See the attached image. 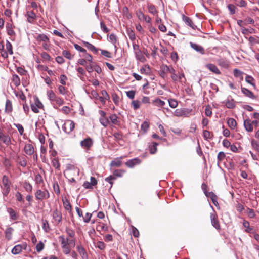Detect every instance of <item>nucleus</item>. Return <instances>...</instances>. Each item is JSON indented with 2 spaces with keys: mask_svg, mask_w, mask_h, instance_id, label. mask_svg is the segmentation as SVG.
Here are the masks:
<instances>
[{
  "mask_svg": "<svg viewBox=\"0 0 259 259\" xmlns=\"http://www.w3.org/2000/svg\"><path fill=\"white\" fill-rule=\"evenodd\" d=\"M141 163V160L138 158H135L127 160L125 163V165L129 168H133L135 166L139 165Z\"/></svg>",
  "mask_w": 259,
  "mask_h": 259,
  "instance_id": "obj_13",
  "label": "nucleus"
},
{
  "mask_svg": "<svg viewBox=\"0 0 259 259\" xmlns=\"http://www.w3.org/2000/svg\"><path fill=\"white\" fill-rule=\"evenodd\" d=\"M63 203L64 206V208L66 210L68 211H71V205L69 202V201L66 199L65 200H63Z\"/></svg>",
  "mask_w": 259,
  "mask_h": 259,
  "instance_id": "obj_54",
  "label": "nucleus"
},
{
  "mask_svg": "<svg viewBox=\"0 0 259 259\" xmlns=\"http://www.w3.org/2000/svg\"><path fill=\"white\" fill-rule=\"evenodd\" d=\"M169 71V66L165 64H162L160 66V70L158 71V74L163 79L166 77V74Z\"/></svg>",
  "mask_w": 259,
  "mask_h": 259,
  "instance_id": "obj_12",
  "label": "nucleus"
},
{
  "mask_svg": "<svg viewBox=\"0 0 259 259\" xmlns=\"http://www.w3.org/2000/svg\"><path fill=\"white\" fill-rule=\"evenodd\" d=\"M125 157V156H124V157ZM123 158V156H121L120 157L115 158L114 160H112L110 164V166L117 167H120L122 165L121 160Z\"/></svg>",
  "mask_w": 259,
  "mask_h": 259,
  "instance_id": "obj_18",
  "label": "nucleus"
},
{
  "mask_svg": "<svg viewBox=\"0 0 259 259\" xmlns=\"http://www.w3.org/2000/svg\"><path fill=\"white\" fill-rule=\"evenodd\" d=\"M110 123H112L114 125H119L120 121L117 118V116L115 114H111L108 118Z\"/></svg>",
  "mask_w": 259,
  "mask_h": 259,
  "instance_id": "obj_25",
  "label": "nucleus"
},
{
  "mask_svg": "<svg viewBox=\"0 0 259 259\" xmlns=\"http://www.w3.org/2000/svg\"><path fill=\"white\" fill-rule=\"evenodd\" d=\"M182 19L186 24L191 27L193 29H195L196 26L194 24L192 20L189 17L183 15Z\"/></svg>",
  "mask_w": 259,
  "mask_h": 259,
  "instance_id": "obj_19",
  "label": "nucleus"
},
{
  "mask_svg": "<svg viewBox=\"0 0 259 259\" xmlns=\"http://www.w3.org/2000/svg\"><path fill=\"white\" fill-rule=\"evenodd\" d=\"M136 58L141 62H145L146 59L143 54V52L140 51H138L137 52H135Z\"/></svg>",
  "mask_w": 259,
  "mask_h": 259,
  "instance_id": "obj_24",
  "label": "nucleus"
},
{
  "mask_svg": "<svg viewBox=\"0 0 259 259\" xmlns=\"http://www.w3.org/2000/svg\"><path fill=\"white\" fill-rule=\"evenodd\" d=\"M23 186L26 191L31 192L32 191V186L29 183L25 182Z\"/></svg>",
  "mask_w": 259,
  "mask_h": 259,
  "instance_id": "obj_57",
  "label": "nucleus"
},
{
  "mask_svg": "<svg viewBox=\"0 0 259 259\" xmlns=\"http://www.w3.org/2000/svg\"><path fill=\"white\" fill-rule=\"evenodd\" d=\"M251 146L257 152L259 153V142L253 139L251 142Z\"/></svg>",
  "mask_w": 259,
  "mask_h": 259,
  "instance_id": "obj_52",
  "label": "nucleus"
},
{
  "mask_svg": "<svg viewBox=\"0 0 259 259\" xmlns=\"http://www.w3.org/2000/svg\"><path fill=\"white\" fill-rule=\"evenodd\" d=\"M158 143L153 142H152L149 146V152L151 154H155L157 151V146Z\"/></svg>",
  "mask_w": 259,
  "mask_h": 259,
  "instance_id": "obj_30",
  "label": "nucleus"
},
{
  "mask_svg": "<svg viewBox=\"0 0 259 259\" xmlns=\"http://www.w3.org/2000/svg\"><path fill=\"white\" fill-rule=\"evenodd\" d=\"M52 217L54 220V222L57 224H59L62 221V215L61 212L56 209L52 212Z\"/></svg>",
  "mask_w": 259,
  "mask_h": 259,
  "instance_id": "obj_8",
  "label": "nucleus"
},
{
  "mask_svg": "<svg viewBox=\"0 0 259 259\" xmlns=\"http://www.w3.org/2000/svg\"><path fill=\"white\" fill-rule=\"evenodd\" d=\"M44 106L42 103L38 100V98L36 99L34 102V104L31 105V108L32 110L35 113H37L39 112V109H42Z\"/></svg>",
  "mask_w": 259,
  "mask_h": 259,
  "instance_id": "obj_10",
  "label": "nucleus"
},
{
  "mask_svg": "<svg viewBox=\"0 0 259 259\" xmlns=\"http://www.w3.org/2000/svg\"><path fill=\"white\" fill-rule=\"evenodd\" d=\"M241 92L246 96L251 99H255L256 97L254 96L253 93L248 89L241 87Z\"/></svg>",
  "mask_w": 259,
  "mask_h": 259,
  "instance_id": "obj_20",
  "label": "nucleus"
},
{
  "mask_svg": "<svg viewBox=\"0 0 259 259\" xmlns=\"http://www.w3.org/2000/svg\"><path fill=\"white\" fill-rule=\"evenodd\" d=\"M245 81L247 82L248 83H249L251 85H252L254 88L255 89L256 88V85L255 83V79L253 77L251 76H250L249 75H247L245 77Z\"/></svg>",
  "mask_w": 259,
  "mask_h": 259,
  "instance_id": "obj_36",
  "label": "nucleus"
},
{
  "mask_svg": "<svg viewBox=\"0 0 259 259\" xmlns=\"http://www.w3.org/2000/svg\"><path fill=\"white\" fill-rule=\"evenodd\" d=\"M76 69L78 73V76L80 78L81 80L84 79V76L85 74V70L81 67H76Z\"/></svg>",
  "mask_w": 259,
  "mask_h": 259,
  "instance_id": "obj_33",
  "label": "nucleus"
},
{
  "mask_svg": "<svg viewBox=\"0 0 259 259\" xmlns=\"http://www.w3.org/2000/svg\"><path fill=\"white\" fill-rule=\"evenodd\" d=\"M12 80L16 86H19L20 84V79L18 75L13 74L12 76Z\"/></svg>",
  "mask_w": 259,
  "mask_h": 259,
  "instance_id": "obj_48",
  "label": "nucleus"
},
{
  "mask_svg": "<svg viewBox=\"0 0 259 259\" xmlns=\"http://www.w3.org/2000/svg\"><path fill=\"white\" fill-rule=\"evenodd\" d=\"M135 94L136 91L133 90L126 92V96L131 99H133L134 98Z\"/></svg>",
  "mask_w": 259,
  "mask_h": 259,
  "instance_id": "obj_63",
  "label": "nucleus"
},
{
  "mask_svg": "<svg viewBox=\"0 0 259 259\" xmlns=\"http://www.w3.org/2000/svg\"><path fill=\"white\" fill-rule=\"evenodd\" d=\"M132 105H133V109L134 110H137L140 108L141 103L138 100H133L132 102Z\"/></svg>",
  "mask_w": 259,
  "mask_h": 259,
  "instance_id": "obj_59",
  "label": "nucleus"
},
{
  "mask_svg": "<svg viewBox=\"0 0 259 259\" xmlns=\"http://www.w3.org/2000/svg\"><path fill=\"white\" fill-rule=\"evenodd\" d=\"M140 72L143 74H149L151 72L149 66L148 65H145L140 69Z\"/></svg>",
  "mask_w": 259,
  "mask_h": 259,
  "instance_id": "obj_38",
  "label": "nucleus"
},
{
  "mask_svg": "<svg viewBox=\"0 0 259 259\" xmlns=\"http://www.w3.org/2000/svg\"><path fill=\"white\" fill-rule=\"evenodd\" d=\"M13 111L12 102L10 100H7L5 104V112L8 113H11Z\"/></svg>",
  "mask_w": 259,
  "mask_h": 259,
  "instance_id": "obj_28",
  "label": "nucleus"
},
{
  "mask_svg": "<svg viewBox=\"0 0 259 259\" xmlns=\"http://www.w3.org/2000/svg\"><path fill=\"white\" fill-rule=\"evenodd\" d=\"M36 39L37 41H42L44 42H49V38L44 34H38Z\"/></svg>",
  "mask_w": 259,
  "mask_h": 259,
  "instance_id": "obj_32",
  "label": "nucleus"
},
{
  "mask_svg": "<svg viewBox=\"0 0 259 259\" xmlns=\"http://www.w3.org/2000/svg\"><path fill=\"white\" fill-rule=\"evenodd\" d=\"M6 50L8 52V53L10 55H13V47L11 43L8 40L6 41Z\"/></svg>",
  "mask_w": 259,
  "mask_h": 259,
  "instance_id": "obj_42",
  "label": "nucleus"
},
{
  "mask_svg": "<svg viewBox=\"0 0 259 259\" xmlns=\"http://www.w3.org/2000/svg\"><path fill=\"white\" fill-rule=\"evenodd\" d=\"M1 188L3 195L5 196H7L10 191V182L8 177L6 175L3 177Z\"/></svg>",
  "mask_w": 259,
  "mask_h": 259,
  "instance_id": "obj_3",
  "label": "nucleus"
},
{
  "mask_svg": "<svg viewBox=\"0 0 259 259\" xmlns=\"http://www.w3.org/2000/svg\"><path fill=\"white\" fill-rule=\"evenodd\" d=\"M243 226L246 228L245 232L247 233H252L253 229L252 227H250L249 223L248 221L244 220L243 222Z\"/></svg>",
  "mask_w": 259,
  "mask_h": 259,
  "instance_id": "obj_40",
  "label": "nucleus"
},
{
  "mask_svg": "<svg viewBox=\"0 0 259 259\" xmlns=\"http://www.w3.org/2000/svg\"><path fill=\"white\" fill-rule=\"evenodd\" d=\"M96 246L99 249L103 250L106 248V244L103 241H98Z\"/></svg>",
  "mask_w": 259,
  "mask_h": 259,
  "instance_id": "obj_58",
  "label": "nucleus"
},
{
  "mask_svg": "<svg viewBox=\"0 0 259 259\" xmlns=\"http://www.w3.org/2000/svg\"><path fill=\"white\" fill-rule=\"evenodd\" d=\"M192 110L187 108L177 109L174 112V115L177 117H188L191 112Z\"/></svg>",
  "mask_w": 259,
  "mask_h": 259,
  "instance_id": "obj_6",
  "label": "nucleus"
},
{
  "mask_svg": "<svg viewBox=\"0 0 259 259\" xmlns=\"http://www.w3.org/2000/svg\"><path fill=\"white\" fill-rule=\"evenodd\" d=\"M47 96L51 102H54L57 96L52 90H48L47 93Z\"/></svg>",
  "mask_w": 259,
  "mask_h": 259,
  "instance_id": "obj_39",
  "label": "nucleus"
},
{
  "mask_svg": "<svg viewBox=\"0 0 259 259\" xmlns=\"http://www.w3.org/2000/svg\"><path fill=\"white\" fill-rule=\"evenodd\" d=\"M27 245L26 243L15 245L12 249L11 252L13 254H19L22 249H26Z\"/></svg>",
  "mask_w": 259,
  "mask_h": 259,
  "instance_id": "obj_11",
  "label": "nucleus"
},
{
  "mask_svg": "<svg viewBox=\"0 0 259 259\" xmlns=\"http://www.w3.org/2000/svg\"><path fill=\"white\" fill-rule=\"evenodd\" d=\"M244 126L246 131L248 132H251L253 130L251 121L249 119L244 120Z\"/></svg>",
  "mask_w": 259,
  "mask_h": 259,
  "instance_id": "obj_21",
  "label": "nucleus"
},
{
  "mask_svg": "<svg viewBox=\"0 0 259 259\" xmlns=\"http://www.w3.org/2000/svg\"><path fill=\"white\" fill-rule=\"evenodd\" d=\"M148 12L153 15L157 13L155 6L153 4H148Z\"/></svg>",
  "mask_w": 259,
  "mask_h": 259,
  "instance_id": "obj_47",
  "label": "nucleus"
},
{
  "mask_svg": "<svg viewBox=\"0 0 259 259\" xmlns=\"http://www.w3.org/2000/svg\"><path fill=\"white\" fill-rule=\"evenodd\" d=\"M205 67L210 71H211L212 72L214 73L215 74L219 75L221 74V71H220V70L218 69L217 66L213 64H206Z\"/></svg>",
  "mask_w": 259,
  "mask_h": 259,
  "instance_id": "obj_15",
  "label": "nucleus"
},
{
  "mask_svg": "<svg viewBox=\"0 0 259 259\" xmlns=\"http://www.w3.org/2000/svg\"><path fill=\"white\" fill-rule=\"evenodd\" d=\"M207 197H209L213 204L216 206L218 207L219 208V203L217 201V196L213 192H209V195Z\"/></svg>",
  "mask_w": 259,
  "mask_h": 259,
  "instance_id": "obj_23",
  "label": "nucleus"
},
{
  "mask_svg": "<svg viewBox=\"0 0 259 259\" xmlns=\"http://www.w3.org/2000/svg\"><path fill=\"white\" fill-rule=\"evenodd\" d=\"M99 121L101 124L104 127H107L110 124V121L108 118L106 117H101Z\"/></svg>",
  "mask_w": 259,
  "mask_h": 259,
  "instance_id": "obj_43",
  "label": "nucleus"
},
{
  "mask_svg": "<svg viewBox=\"0 0 259 259\" xmlns=\"http://www.w3.org/2000/svg\"><path fill=\"white\" fill-rule=\"evenodd\" d=\"M75 124L72 120H66L62 126V129L66 133H70L74 128Z\"/></svg>",
  "mask_w": 259,
  "mask_h": 259,
  "instance_id": "obj_7",
  "label": "nucleus"
},
{
  "mask_svg": "<svg viewBox=\"0 0 259 259\" xmlns=\"http://www.w3.org/2000/svg\"><path fill=\"white\" fill-rule=\"evenodd\" d=\"M127 35L132 41L136 39L135 33L132 30H127Z\"/></svg>",
  "mask_w": 259,
  "mask_h": 259,
  "instance_id": "obj_60",
  "label": "nucleus"
},
{
  "mask_svg": "<svg viewBox=\"0 0 259 259\" xmlns=\"http://www.w3.org/2000/svg\"><path fill=\"white\" fill-rule=\"evenodd\" d=\"M25 152L28 155H32L34 153L33 146L30 144H26L24 148Z\"/></svg>",
  "mask_w": 259,
  "mask_h": 259,
  "instance_id": "obj_27",
  "label": "nucleus"
},
{
  "mask_svg": "<svg viewBox=\"0 0 259 259\" xmlns=\"http://www.w3.org/2000/svg\"><path fill=\"white\" fill-rule=\"evenodd\" d=\"M100 26H101V28L102 29V30H103V31L105 33H107L109 32V29L106 27L105 23L103 22V21H101L100 22Z\"/></svg>",
  "mask_w": 259,
  "mask_h": 259,
  "instance_id": "obj_62",
  "label": "nucleus"
},
{
  "mask_svg": "<svg viewBox=\"0 0 259 259\" xmlns=\"http://www.w3.org/2000/svg\"><path fill=\"white\" fill-rule=\"evenodd\" d=\"M0 140L6 145H9L11 143L10 137L7 135L1 134Z\"/></svg>",
  "mask_w": 259,
  "mask_h": 259,
  "instance_id": "obj_29",
  "label": "nucleus"
},
{
  "mask_svg": "<svg viewBox=\"0 0 259 259\" xmlns=\"http://www.w3.org/2000/svg\"><path fill=\"white\" fill-rule=\"evenodd\" d=\"M226 106L229 109H233L235 107V102L233 99L228 100L226 102Z\"/></svg>",
  "mask_w": 259,
  "mask_h": 259,
  "instance_id": "obj_49",
  "label": "nucleus"
},
{
  "mask_svg": "<svg viewBox=\"0 0 259 259\" xmlns=\"http://www.w3.org/2000/svg\"><path fill=\"white\" fill-rule=\"evenodd\" d=\"M65 231L70 238L61 235L59 236L58 240L61 243L63 253L68 254L71 252L70 246L74 247L75 245V233L73 230L68 227L66 228Z\"/></svg>",
  "mask_w": 259,
  "mask_h": 259,
  "instance_id": "obj_1",
  "label": "nucleus"
},
{
  "mask_svg": "<svg viewBox=\"0 0 259 259\" xmlns=\"http://www.w3.org/2000/svg\"><path fill=\"white\" fill-rule=\"evenodd\" d=\"M14 229L12 227L7 228L5 231V237L8 240H10L12 238Z\"/></svg>",
  "mask_w": 259,
  "mask_h": 259,
  "instance_id": "obj_22",
  "label": "nucleus"
},
{
  "mask_svg": "<svg viewBox=\"0 0 259 259\" xmlns=\"http://www.w3.org/2000/svg\"><path fill=\"white\" fill-rule=\"evenodd\" d=\"M76 249L80 257H81V259H88V253L82 245H77L76 246Z\"/></svg>",
  "mask_w": 259,
  "mask_h": 259,
  "instance_id": "obj_14",
  "label": "nucleus"
},
{
  "mask_svg": "<svg viewBox=\"0 0 259 259\" xmlns=\"http://www.w3.org/2000/svg\"><path fill=\"white\" fill-rule=\"evenodd\" d=\"M83 44L85 47L95 54H97L98 53V50L92 44L85 41L83 42Z\"/></svg>",
  "mask_w": 259,
  "mask_h": 259,
  "instance_id": "obj_35",
  "label": "nucleus"
},
{
  "mask_svg": "<svg viewBox=\"0 0 259 259\" xmlns=\"http://www.w3.org/2000/svg\"><path fill=\"white\" fill-rule=\"evenodd\" d=\"M136 15L137 17H138V18L140 21H143V20L145 16L144 14V13L141 11V10H138L136 12Z\"/></svg>",
  "mask_w": 259,
  "mask_h": 259,
  "instance_id": "obj_56",
  "label": "nucleus"
},
{
  "mask_svg": "<svg viewBox=\"0 0 259 259\" xmlns=\"http://www.w3.org/2000/svg\"><path fill=\"white\" fill-rule=\"evenodd\" d=\"M79 169L74 165L68 164L64 171L65 177H78L79 175Z\"/></svg>",
  "mask_w": 259,
  "mask_h": 259,
  "instance_id": "obj_2",
  "label": "nucleus"
},
{
  "mask_svg": "<svg viewBox=\"0 0 259 259\" xmlns=\"http://www.w3.org/2000/svg\"><path fill=\"white\" fill-rule=\"evenodd\" d=\"M27 21L30 23H33L34 20L36 18V15L33 11L27 12Z\"/></svg>",
  "mask_w": 259,
  "mask_h": 259,
  "instance_id": "obj_26",
  "label": "nucleus"
},
{
  "mask_svg": "<svg viewBox=\"0 0 259 259\" xmlns=\"http://www.w3.org/2000/svg\"><path fill=\"white\" fill-rule=\"evenodd\" d=\"M169 106L171 108H176L178 105V103L177 101L174 99H169L168 100Z\"/></svg>",
  "mask_w": 259,
  "mask_h": 259,
  "instance_id": "obj_53",
  "label": "nucleus"
},
{
  "mask_svg": "<svg viewBox=\"0 0 259 259\" xmlns=\"http://www.w3.org/2000/svg\"><path fill=\"white\" fill-rule=\"evenodd\" d=\"M14 26L10 23H7L6 25V28L7 32L8 35L11 37H15L16 36V33L13 30Z\"/></svg>",
  "mask_w": 259,
  "mask_h": 259,
  "instance_id": "obj_16",
  "label": "nucleus"
},
{
  "mask_svg": "<svg viewBox=\"0 0 259 259\" xmlns=\"http://www.w3.org/2000/svg\"><path fill=\"white\" fill-rule=\"evenodd\" d=\"M125 172V170L123 169H116L113 172V176L115 177H121Z\"/></svg>",
  "mask_w": 259,
  "mask_h": 259,
  "instance_id": "obj_51",
  "label": "nucleus"
},
{
  "mask_svg": "<svg viewBox=\"0 0 259 259\" xmlns=\"http://www.w3.org/2000/svg\"><path fill=\"white\" fill-rule=\"evenodd\" d=\"M42 229L46 232H49V231L50 230V228L49 226L48 221L47 220H42Z\"/></svg>",
  "mask_w": 259,
  "mask_h": 259,
  "instance_id": "obj_44",
  "label": "nucleus"
},
{
  "mask_svg": "<svg viewBox=\"0 0 259 259\" xmlns=\"http://www.w3.org/2000/svg\"><path fill=\"white\" fill-rule=\"evenodd\" d=\"M227 123L229 127L232 129H234L237 125L236 120L232 118H230L228 119Z\"/></svg>",
  "mask_w": 259,
  "mask_h": 259,
  "instance_id": "obj_41",
  "label": "nucleus"
},
{
  "mask_svg": "<svg viewBox=\"0 0 259 259\" xmlns=\"http://www.w3.org/2000/svg\"><path fill=\"white\" fill-rule=\"evenodd\" d=\"M35 197L36 200L42 201L48 199L50 197V193L46 189L44 191L39 189L35 193Z\"/></svg>",
  "mask_w": 259,
  "mask_h": 259,
  "instance_id": "obj_4",
  "label": "nucleus"
},
{
  "mask_svg": "<svg viewBox=\"0 0 259 259\" xmlns=\"http://www.w3.org/2000/svg\"><path fill=\"white\" fill-rule=\"evenodd\" d=\"M93 141L90 137H88L80 142V145L83 148L89 150L93 145Z\"/></svg>",
  "mask_w": 259,
  "mask_h": 259,
  "instance_id": "obj_9",
  "label": "nucleus"
},
{
  "mask_svg": "<svg viewBox=\"0 0 259 259\" xmlns=\"http://www.w3.org/2000/svg\"><path fill=\"white\" fill-rule=\"evenodd\" d=\"M246 214L249 218H254L256 214L253 209L247 208L246 210Z\"/></svg>",
  "mask_w": 259,
  "mask_h": 259,
  "instance_id": "obj_46",
  "label": "nucleus"
},
{
  "mask_svg": "<svg viewBox=\"0 0 259 259\" xmlns=\"http://www.w3.org/2000/svg\"><path fill=\"white\" fill-rule=\"evenodd\" d=\"M153 103L154 104L155 106H157L158 107H163L165 104L164 101L160 100L159 98H158L153 100Z\"/></svg>",
  "mask_w": 259,
  "mask_h": 259,
  "instance_id": "obj_45",
  "label": "nucleus"
},
{
  "mask_svg": "<svg viewBox=\"0 0 259 259\" xmlns=\"http://www.w3.org/2000/svg\"><path fill=\"white\" fill-rule=\"evenodd\" d=\"M227 8H228V10H229L231 14L233 15L235 13L236 7H235V6L234 5L229 4L227 6Z\"/></svg>",
  "mask_w": 259,
  "mask_h": 259,
  "instance_id": "obj_61",
  "label": "nucleus"
},
{
  "mask_svg": "<svg viewBox=\"0 0 259 259\" xmlns=\"http://www.w3.org/2000/svg\"><path fill=\"white\" fill-rule=\"evenodd\" d=\"M203 137L205 140L211 139L212 138V134L207 130H204L203 132Z\"/></svg>",
  "mask_w": 259,
  "mask_h": 259,
  "instance_id": "obj_55",
  "label": "nucleus"
},
{
  "mask_svg": "<svg viewBox=\"0 0 259 259\" xmlns=\"http://www.w3.org/2000/svg\"><path fill=\"white\" fill-rule=\"evenodd\" d=\"M169 71L168 72L171 73V77L174 81H176L178 80V76L175 73V70L174 68L169 66Z\"/></svg>",
  "mask_w": 259,
  "mask_h": 259,
  "instance_id": "obj_37",
  "label": "nucleus"
},
{
  "mask_svg": "<svg viewBox=\"0 0 259 259\" xmlns=\"http://www.w3.org/2000/svg\"><path fill=\"white\" fill-rule=\"evenodd\" d=\"M190 44L191 48L195 50L196 51L199 52L201 54H205L204 49L201 46L191 42L190 43Z\"/></svg>",
  "mask_w": 259,
  "mask_h": 259,
  "instance_id": "obj_17",
  "label": "nucleus"
},
{
  "mask_svg": "<svg viewBox=\"0 0 259 259\" xmlns=\"http://www.w3.org/2000/svg\"><path fill=\"white\" fill-rule=\"evenodd\" d=\"M212 208L213 212L210 213V218L211 220V225L218 230L221 229L220 225L218 219V215L214 211L213 207L211 206Z\"/></svg>",
  "mask_w": 259,
  "mask_h": 259,
  "instance_id": "obj_5",
  "label": "nucleus"
},
{
  "mask_svg": "<svg viewBox=\"0 0 259 259\" xmlns=\"http://www.w3.org/2000/svg\"><path fill=\"white\" fill-rule=\"evenodd\" d=\"M17 162L22 167H25L27 165V160L24 156H18L17 158Z\"/></svg>",
  "mask_w": 259,
  "mask_h": 259,
  "instance_id": "obj_31",
  "label": "nucleus"
},
{
  "mask_svg": "<svg viewBox=\"0 0 259 259\" xmlns=\"http://www.w3.org/2000/svg\"><path fill=\"white\" fill-rule=\"evenodd\" d=\"M52 164L53 167H54L56 169H59L60 167V164L59 163V160L54 158L52 160Z\"/></svg>",
  "mask_w": 259,
  "mask_h": 259,
  "instance_id": "obj_50",
  "label": "nucleus"
},
{
  "mask_svg": "<svg viewBox=\"0 0 259 259\" xmlns=\"http://www.w3.org/2000/svg\"><path fill=\"white\" fill-rule=\"evenodd\" d=\"M7 212L9 214L11 219L13 220H16L18 219V216L13 208H8Z\"/></svg>",
  "mask_w": 259,
  "mask_h": 259,
  "instance_id": "obj_34",
  "label": "nucleus"
},
{
  "mask_svg": "<svg viewBox=\"0 0 259 259\" xmlns=\"http://www.w3.org/2000/svg\"><path fill=\"white\" fill-rule=\"evenodd\" d=\"M44 248V244L41 242L40 241L36 246V250L38 252H40L43 250Z\"/></svg>",
  "mask_w": 259,
  "mask_h": 259,
  "instance_id": "obj_64",
  "label": "nucleus"
}]
</instances>
